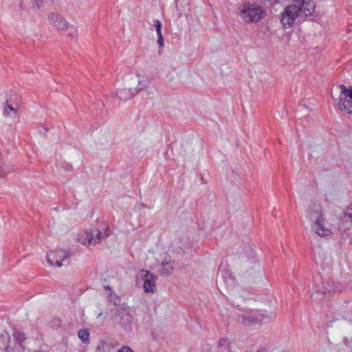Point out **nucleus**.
I'll return each instance as SVG.
<instances>
[{
  "label": "nucleus",
  "instance_id": "1",
  "mask_svg": "<svg viewBox=\"0 0 352 352\" xmlns=\"http://www.w3.org/2000/svg\"><path fill=\"white\" fill-rule=\"evenodd\" d=\"M266 14L262 6L258 4L245 1L242 4L240 15L243 20L248 23H256Z\"/></svg>",
  "mask_w": 352,
  "mask_h": 352
},
{
  "label": "nucleus",
  "instance_id": "2",
  "mask_svg": "<svg viewBox=\"0 0 352 352\" xmlns=\"http://www.w3.org/2000/svg\"><path fill=\"white\" fill-rule=\"evenodd\" d=\"M292 6L299 16V21H304L313 16L316 3L314 0H292Z\"/></svg>",
  "mask_w": 352,
  "mask_h": 352
},
{
  "label": "nucleus",
  "instance_id": "3",
  "mask_svg": "<svg viewBox=\"0 0 352 352\" xmlns=\"http://www.w3.org/2000/svg\"><path fill=\"white\" fill-rule=\"evenodd\" d=\"M46 259L50 265H56L58 267L69 264V254L63 250L50 252L47 254Z\"/></svg>",
  "mask_w": 352,
  "mask_h": 352
},
{
  "label": "nucleus",
  "instance_id": "4",
  "mask_svg": "<svg viewBox=\"0 0 352 352\" xmlns=\"http://www.w3.org/2000/svg\"><path fill=\"white\" fill-rule=\"evenodd\" d=\"M305 217L314 223L324 218L322 207L319 201H312L305 212Z\"/></svg>",
  "mask_w": 352,
  "mask_h": 352
},
{
  "label": "nucleus",
  "instance_id": "5",
  "mask_svg": "<svg viewBox=\"0 0 352 352\" xmlns=\"http://www.w3.org/2000/svg\"><path fill=\"white\" fill-rule=\"evenodd\" d=\"M280 19V23L285 28H290L296 19L299 20V16L291 4L285 8Z\"/></svg>",
  "mask_w": 352,
  "mask_h": 352
},
{
  "label": "nucleus",
  "instance_id": "6",
  "mask_svg": "<svg viewBox=\"0 0 352 352\" xmlns=\"http://www.w3.org/2000/svg\"><path fill=\"white\" fill-rule=\"evenodd\" d=\"M269 318L267 315L255 313H245L239 316V321L245 326H252Z\"/></svg>",
  "mask_w": 352,
  "mask_h": 352
},
{
  "label": "nucleus",
  "instance_id": "7",
  "mask_svg": "<svg viewBox=\"0 0 352 352\" xmlns=\"http://www.w3.org/2000/svg\"><path fill=\"white\" fill-rule=\"evenodd\" d=\"M342 287L338 283L333 281H323L322 283V289L316 290L313 295H315L316 298H322V295L329 294L333 295L336 292H341Z\"/></svg>",
  "mask_w": 352,
  "mask_h": 352
},
{
  "label": "nucleus",
  "instance_id": "8",
  "mask_svg": "<svg viewBox=\"0 0 352 352\" xmlns=\"http://www.w3.org/2000/svg\"><path fill=\"white\" fill-rule=\"evenodd\" d=\"M141 273L144 280L143 287L144 292L153 293L156 289L155 280L157 276L145 270H142Z\"/></svg>",
  "mask_w": 352,
  "mask_h": 352
},
{
  "label": "nucleus",
  "instance_id": "9",
  "mask_svg": "<svg viewBox=\"0 0 352 352\" xmlns=\"http://www.w3.org/2000/svg\"><path fill=\"white\" fill-rule=\"evenodd\" d=\"M142 80H138V85L135 88H124L118 90L116 93L118 98L122 101H126L135 96L140 90L143 89Z\"/></svg>",
  "mask_w": 352,
  "mask_h": 352
},
{
  "label": "nucleus",
  "instance_id": "10",
  "mask_svg": "<svg viewBox=\"0 0 352 352\" xmlns=\"http://www.w3.org/2000/svg\"><path fill=\"white\" fill-rule=\"evenodd\" d=\"M311 230L319 236L325 238L332 234L331 230L324 226V218L314 223H311Z\"/></svg>",
  "mask_w": 352,
  "mask_h": 352
},
{
  "label": "nucleus",
  "instance_id": "11",
  "mask_svg": "<svg viewBox=\"0 0 352 352\" xmlns=\"http://www.w3.org/2000/svg\"><path fill=\"white\" fill-rule=\"evenodd\" d=\"M174 261L170 257H165L159 267L158 271L160 276H168L173 273Z\"/></svg>",
  "mask_w": 352,
  "mask_h": 352
},
{
  "label": "nucleus",
  "instance_id": "12",
  "mask_svg": "<svg viewBox=\"0 0 352 352\" xmlns=\"http://www.w3.org/2000/svg\"><path fill=\"white\" fill-rule=\"evenodd\" d=\"M109 234L107 232H102L101 230H93L89 233L87 232V238L88 245L91 244L99 243L102 239L108 237Z\"/></svg>",
  "mask_w": 352,
  "mask_h": 352
},
{
  "label": "nucleus",
  "instance_id": "13",
  "mask_svg": "<svg viewBox=\"0 0 352 352\" xmlns=\"http://www.w3.org/2000/svg\"><path fill=\"white\" fill-rule=\"evenodd\" d=\"M49 21L52 25L56 27L58 30H63L67 28L66 20L57 13H50L49 14Z\"/></svg>",
  "mask_w": 352,
  "mask_h": 352
},
{
  "label": "nucleus",
  "instance_id": "14",
  "mask_svg": "<svg viewBox=\"0 0 352 352\" xmlns=\"http://www.w3.org/2000/svg\"><path fill=\"white\" fill-rule=\"evenodd\" d=\"M21 108L16 107V105L11 106L5 103L3 115L5 117H12L14 121H19Z\"/></svg>",
  "mask_w": 352,
  "mask_h": 352
},
{
  "label": "nucleus",
  "instance_id": "15",
  "mask_svg": "<svg viewBox=\"0 0 352 352\" xmlns=\"http://www.w3.org/2000/svg\"><path fill=\"white\" fill-rule=\"evenodd\" d=\"M10 336L4 331L0 335V352H11L12 349L10 346Z\"/></svg>",
  "mask_w": 352,
  "mask_h": 352
},
{
  "label": "nucleus",
  "instance_id": "16",
  "mask_svg": "<svg viewBox=\"0 0 352 352\" xmlns=\"http://www.w3.org/2000/svg\"><path fill=\"white\" fill-rule=\"evenodd\" d=\"M6 104L8 105L14 106L16 105V107L21 108L22 100L21 97L19 94L15 92L10 91L6 95Z\"/></svg>",
  "mask_w": 352,
  "mask_h": 352
},
{
  "label": "nucleus",
  "instance_id": "17",
  "mask_svg": "<svg viewBox=\"0 0 352 352\" xmlns=\"http://www.w3.org/2000/svg\"><path fill=\"white\" fill-rule=\"evenodd\" d=\"M340 230H345L352 228V213L349 210L344 212V215L340 219Z\"/></svg>",
  "mask_w": 352,
  "mask_h": 352
},
{
  "label": "nucleus",
  "instance_id": "18",
  "mask_svg": "<svg viewBox=\"0 0 352 352\" xmlns=\"http://www.w3.org/2000/svg\"><path fill=\"white\" fill-rule=\"evenodd\" d=\"M132 316L129 313H123L120 314V324L126 331H130L132 329L131 326Z\"/></svg>",
  "mask_w": 352,
  "mask_h": 352
},
{
  "label": "nucleus",
  "instance_id": "19",
  "mask_svg": "<svg viewBox=\"0 0 352 352\" xmlns=\"http://www.w3.org/2000/svg\"><path fill=\"white\" fill-rule=\"evenodd\" d=\"M338 104L341 111H345L349 114L352 113V101L340 95Z\"/></svg>",
  "mask_w": 352,
  "mask_h": 352
},
{
  "label": "nucleus",
  "instance_id": "20",
  "mask_svg": "<svg viewBox=\"0 0 352 352\" xmlns=\"http://www.w3.org/2000/svg\"><path fill=\"white\" fill-rule=\"evenodd\" d=\"M13 337L14 342L18 344L21 347L23 346V344L25 343V341L27 339V337L25 336V334L22 332L21 331L14 329H13Z\"/></svg>",
  "mask_w": 352,
  "mask_h": 352
},
{
  "label": "nucleus",
  "instance_id": "21",
  "mask_svg": "<svg viewBox=\"0 0 352 352\" xmlns=\"http://www.w3.org/2000/svg\"><path fill=\"white\" fill-rule=\"evenodd\" d=\"M78 336L79 339L82 341L84 344H88L89 343L90 340V334L87 329H80L78 333Z\"/></svg>",
  "mask_w": 352,
  "mask_h": 352
},
{
  "label": "nucleus",
  "instance_id": "22",
  "mask_svg": "<svg viewBox=\"0 0 352 352\" xmlns=\"http://www.w3.org/2000/svg\"><path fill=\"white\" fill-rule=\"evenodd\" d=\"M341 88V96H344L345 98H349L352 101V88H346L345 85H340Z\"/></svg>",
  "mask_w": 352,
  "mask_h": 352
},
{
  "label": "nucleus",
  "instance_id": "23",
  "mask_svg": "<svg viewBox=\"0 0 352 352\" xmlns=\"http://www.w3.org/2000/svg\"><path fill=\"white\" fill-rule=\"evenodd\" d=\"M61 324H62L61 320L56 318H52L49 322V326L53 329H58V327H60L61 326Z\"/></svg>",
  "mask_w": 352,
  "mask_h": 352
},
{
  "label": "nucleus",
  "instance_id": "24",
  "mask_svg": "<svg viewBox=\"0 0 352 352\" xmlns=\"http://www.w3.org/2000/svg\"><path fill=\"white\" fill-rule=\"evenodd\" d=\"M176 8L178 10L179 7L185 8L189 6V0H175Z\"/></svg>",
  "mask_w": 352,
  "mask_h": 352
},
{
  "label": "nucleus",
  "instance_id": "25",
  "mask_svg": "<svg viewBox=\"0 0 352 352\" xmlns=\"http://www.w3.org/2000/svg\"><path fill=\"white\" fill-rule=\"evenodd\" d=\"M153 25L156 30L157 34L162 33V23L158 19H155Z\"/></svg>",
  "mask_w": 352,
  "mask_h": 352
},
{
  "label": "nucleus",
  "instance_id": "26",
  "mask_svg": "<svg viewBox=\"0 0 352 352\" xmlns=\"http://www.w3.org/2000/svg\"><path fill=\"white\" fill-rule=\"evenodd\" d=\"M108 299H109V302H112L113 303V305H115L118 304V302H116V300H118V296L115 293H111L108 296Z\"/></svg>",
  "mask_w": 352,
  "mask_h": 352
},
{
  "label": "nucleus",
  "instance_id": "27",
  "mask_svg": "<svg viewBox=\"0 0 352 352\" xmlns=\"http://www.w3.org/2000/svg\"><path fill=\"white\" fill-rule=\"evenodd\" d=\"M109 347V344L106 342H102L98 346L96 352H103L105 351V349H108Z\"/></svg>",
  "mask_w": 352,
  "mask_h": 352
},
{
  "label": "nucleus",
  "instance_id": "28",
  "mask_svg": "<svg viewBox=\"0 0 352 352\" xmlns=\"http://www.w3.org/2000/svg\"><path fill=\"white\" fill-rule=\"evenodd\" d=\"M34 8H40L43 5V0H31Z\"/></svg>",
  "mask_w": 352,
  "mask_h": 352
},
{
  "label": "nucleus",
  "instance_id": "29",
  "mask_svg": "<svg viewBox=\"0 0 352 352\" xmlns=\"http://www.w3.org/2000/svg\"><path fill=\"white\" fill-rule=\"evenodd\" d=\"M157 44L159 45V47L160 48L163 47L164 44V37L162 36V33H159V34H157Z\"/></svg>",
  "mask_w": 352,
  "mask_h": 352
},
{
  "label": "nucleus",
  "instance_id": "30",
  "mask_svg": "<svg viewBox=\"0 0 352 352\" xmlns=\"http://www.w3.org/2000/svg\"><path fill=\"white\" fill-rule=\"evenodd\" d=\"M118 352H133V351L127 346H122L120 349L118 350Z\"/></svg>",
  "mask_w": 352,
  "mask_h": 352
},
{
  "label": "nucleus",
  "instance_id": "31",
  "mask_svg": "<svg viewBox=\"0 0 352 352\" xmlns=\"http://www.w3.org/2000/svg\"><path fill=\"white\" fill-rule=\"evenodd\" d=\"M229 344V342L227 340L221 339L219 344V349L221 346H226Z\"/></svg>",
  "mask_w": 352,
  "mask_h": 352
},
{
  "label": "nucleus",
  "instance_id": "32",
  "mask_svg": "<svg viewBox=\"0 0 352 352\" xmlns=\"http://www.w3.org/2000/svg\"><path fill=\"white\" fill-rule=\"evenodd\" d=\"M78 241L80 243H81L82 244H85V245L87 244L88 245L87 235L85 236V238H83L82 236L81 237H79Z\"/></svg>",
  "mask_w": 352,
  "mask_h": 352
},
{
  "label": "nucleus",
  "instance_id": "33",
  "mask_svg": "<svg viewBox=\"0 0 352 352\" xmlns=\"http://www.w3.org/2000/svg\"><path fill=\"white\" fill-rule=\"evenodd\" d=\"M250 263H253L254 266L256 267V268H259L260 267V265L259 264L256 262V259L253 257L252 258V260L250 261Z\"/></svg>",
  "mask_w": 352,
  "mask_h": 352
},
{
  "label": "nucleus",
  "instance_id": "34",
  "mask_svg": "<svg viewBox=\"0 0 352 352\" xmlns=\"http://www.w3.org/2000/svg\"><path fill=\"white\" fill-rule=\"evenodd\" d=\"M347 210H349V212H351L352 213V203L350 204V206L347 208Z\"/></svg>",
  "mask_w": 352,
  "mask_h": 352
},
{
  "label": "nucleus",
  "instance_id": "35",
  "mask_svg": "<svg viewBox=\"0 0 352 352\" xmlns=\"http://www.w3.org/2000/svg\"><path fill=\"white\" fill-rule=\"evenodd\" d=\"M257 352H267L265 349H260Z\"/></svg>",
  "mask_w": 352,
  "mask_h": 352
},
{
  "label": "nucleus",
  "instance_id": "36",
  "mask_svg": "<svg viewBox=\"0 0 352 352\" xmlns=\"http://www.w3.org/2000/svg\"><path fill=\"white\" fill-rule=\"evenodd\" d=\"M104 289L106 290H109V291L111 290V287L109 285L104 286Z\"/></svg>",
  "mask_w": 352,
  "mask_h": 352
},
{
  "label": "nucleus",
  "instance_id": "37",
  "mask_svg": "<svg viewBox=\"0 0 352 352\" xmlns=\"http://www.w3.org/2000/svg\"><path fill=\"white\" fill-rule=\"evenodd\" d=\"M51 2H55L56 0H50Z\"/></svg>",
  "mask_w": 352,
  "mask_h": 352
}]
</instances>
